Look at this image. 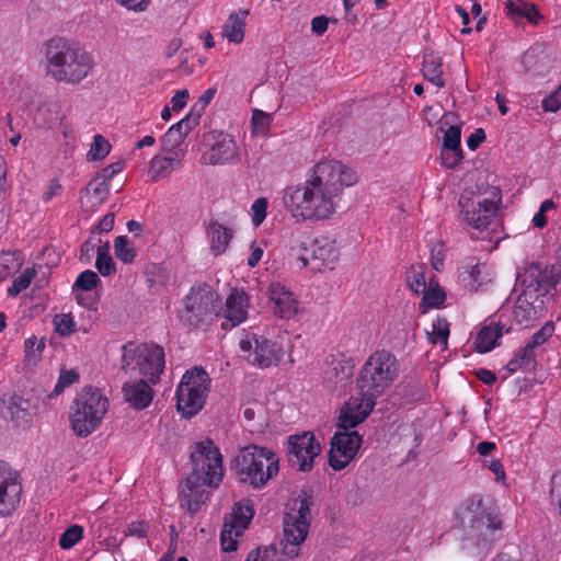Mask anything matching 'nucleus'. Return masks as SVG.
<instances>
[{"mask_svg": "<svg viewBox=\"0 0 561 561\" xmlns=\"http://www.w3.org/2000/svg\"><path fill=\"white\" fill-rule=\"evenodd\" d=\"M356 182V172L348 165L337 160H321L304 185L285 191L284 204L299 220H325L335 213L344 187Z\"/></svg>", "mask_w": 561, "mask_h": 561, "instance_id": "1", "label": "nucleus"}, {"mask_svg": "<svg viewBox=\"0 0 561 561\" xmlns=\"http://www.w3.org/2000/svg\"><path fill=\"white\" fill-rule=\"evenodd\" d=\"M399 371V362L389 351L371 353L357 375V396L351 397L341 408L340 425L355 427L366 420L376 405V399L393 385Z\"/></svg>", "mask_w": 561, "mask_h": 561, "instance_id": "2", "label": "nucleus"}, {"mask_svg": "<svg viewBox=\"0 0 561 561\" xmlns=\"http://www.w3.org/2000/svg\"><path fill=\"white\" fill-rule=\"evenodd\" d=\"M459 516L462 528L460 549L465 556L476 559L489 553L496 531L502 528V519L492 499L471 496L466 501Z\"/></svg>", "mask_w": 561, "mask_h": 561, "instance_id": "3", "label": "nucleus"}, {"mask_svg": "<svg viewBox=\"0 0 561 561\" xmlns=\"http://www.w3.org/2000/svg\"><path fill=\"white\" fill-rule=\"evenodd\" d=\"M193 471L181 489V507L194 514L207 501L205 486L217 488L224 477L222 456L210 439L194 444L191 451Z\"/></svg>", "mask_w": 561, "mask_h": 561, "instance_id": "4", "label": "nucleus"}, {"mask_svg": "<svg viewBox=\"0 0 561 561\" xmlns=\"http://www.w3.org/2000/svg\"><path fill=\"white\" fill-rule=\"evenodd\" d=\"M558 282L559 278L551 268L541 266L539 263L527 264L517 274L522 293L513 310L514 321L527 328L543 317L549 294Z\"/></svg>", "mask_w": 561, "mask_h": 561, "instance_id": "5", "label": "nucleus"}, {"mask_svg": "<svg viewBox=\"0 0 561 561\" xmlns=\"http://www.w3.org/2000/svg\"><path fill=\"white\" fill-rule=\"evenodd\" d=\"M312 499L302 492L283 518V538L278 545L256 548L251 551L245 561H273L279 552L280 561L294 559L300 553V546L305 542L311 520Z\"/></svg>", "mask_w": 561, "mask_h": 561, "instance_id": "6", "label": "nucleus"}, {"mask_svg": "<svg viewBox=\"0 0 561 561\" xmlns=\"http://www.w3.org/2000/svg\"><path fill=\"white\" fill-rule=\"evenodd\" d=\"M46 75L57 82L77 84L94 67L90 53L61 37H54L44 45Z\"/></svg>", "mask_w": 561, "mask_h": 561, "instance_id": "7", "label": "nucleus"}, {"mask_svg": "<svg viewBox=\"0 0 561 561\" xmlns=\"http://www.w3.org/2000/svg\"><path fill=\"white\" fill-rule=\"evenodd\" d=\"M230 469L238 481L255 490L262 489L279 471L277 455L265 447L249 445L231 460Z\"/></svg>", "mask_w": 561, "mask_h": 561, "instance_id": "8", "label": "nucleus"}, {"mask_svg": "<svg viewBox=\"0 0 561 561\" xmlns=\"http://www.w3.org/2000/svg\"><path fill=\"white\" fill-rule=\"evenodd\" d=\"M108 400L99 389L83 388L70 409L69 421L75 434L87 437L101 424L108 410Z\"/></svg>", "mask_w": 561, "mask_h": 561, "instance_id": "9", "label": "nucleus"}, {"mask_svg": "<svg viewBox=\"0 0 561 561\" xmlns=\"http://www.w3.org/2000/svg\"><path fill=\"white\" fill-rule=\"evenodd\" d=\"M122 369L125 373L138 370L149 382L156 383L164 368V351L154 343H133L123 346Z\"/></svg>", "mask_w": 561, "mask_h": 561, "instance_id": "10", "label": "nucleus"}, {"mask_svg": "<svg viewBox=\"0 0 561 561\" xmlns=\"http://www.w3.org/2000/svg\"><path fill=\"white\" fill-rule=\"evenodd\" d=\"M210 379L202 367L187 370L176 389L178 412L186 419L196 415L204 407Z\"/></svg>", "mask_w": 561, "mask_h": 561, "instance_id": "11", "label": "nucleus"}, {"mask_svg": "<svg viewBox=\"0 0 561 561\" xmlns=\"http://www.w3.org/2000/svg\"><path fill=\"white\" fill-rule=\"evenodd\" d=\"M499 203H501V192L494 186L489 190V196L465 190L458 201L463 220L477 230H483L491 224Z\"/></svg>", "mask_w": 561, "mask_h": 561, "instance_id": "12", "label": "nucleus"}, {"mask_svg": "<svg viewBox=\"0 0 561 561\" xmlns=\"http://www.w3.org/2000/svg\"><path fill=\"white\" fill-rule=\"evenodd\" d=\"M219 302V296L209 285L193 286L184 299L181 318L186 325L199 328L220 316Z\"/></svg>", "mask_w": 561, "mask_h": 561, "instance_id": "13", "label": "nucleus"}, {"mask_svg": "<svg viewBox=\"0 0 561 561\" xmlns=\"http://www.w3.org/2000/svg\"><path fill=\"white\" fill-rule=\"evenodd\" d=\"M240 350L247 362L260 368L277 365L284 356V351L278 343L257 334H248L242 339Z\"/></svg>", "mask_w": 561, "mask_h": 561, "instance_id": "14", "label": "nucleus"}, {"mask_svg": "<svg viewBox=\"0 0 561 561\" xmlns=\"http://www.w3.org/2000/svg\"><path fill=\"white\" fill-rule=\"evenodd\" d=\"M310 252L313 261L320 262L321 266L333 270V265L339 261L340 250L336 241L327 236H320L306 242L300 241L298 245L290 248V255H295L302 264L307 266L308 257L300 252Z\"/></svg>", "mask_w": 561, "mask_h": 561, "instance_id": "15", "label": "nucleus"}, {"mask_svg": "<svg viewBox=\"0 0 561 561\" xmlns=\"http://www.w3.org/2000/svg\"><path fill=\"white\" fill-rule=\"evenodd\" d=\"M337 427L339 431L331 439L329 453V465L335 471L344 469L353 460L362 444V437L356 431H350L352 427L344 428L340 425V417Z\"/></svg>", "mask_w": 561, "mask_h": 561, "instance_id": "16", "label": "nucleus"}, {"mask_svg": "<svg viewBox=\"0 0 561 561\" xmlns=\"http://www.w3.org/2000/svg\"><path fill=\"white\" fill-rule=\"evenodd\" d=\"M320 451L321 446L311 432L291 435L288 438V462L298 471H310Z\"/></svg>", "mask_w": 561, "mask_h": 561, "instance_id": "17", "label": "nucleus"}, {"mask_svg": "<svg viewBox=\"0 0 561 561\" xmlns=\"http://www.w3.org/2000/svg\"><path fill=\"white\" fill-rule=\"evenodd\" d=\"M21 493L19 473L0 460V516H9L15 511Z\"/></svg>", "mask_w": 561, "mask_h": 561, "instance_id": "18", "label": "nucleus"}, {"mask_svg": "<svg viewBox=\"0 0 561 561\" xmlns=\"http://www.w3.org/2000/svg\"><path fill=\"white\" fill-rule=\"evenodd\" d=\"M209 150L202 156L206 165L227 164L239 161V151L232 137L224 133H213Z\"/></svg>", "mask_w": 561, "mask_h": 561, "instance_id": "19", "label": "nucleus"}, {"mask_svg": "<svg viewBox=\"0 0 561 561\" xmlns=\"http://www.w3.org/2000/svg\"><path fill=\"white\" fill-rule=\"evenodd\" d=\"M39 407V398L34 390L14 393L9 399L8 409L11 420L16 426L26 427L31 425Z\"/></svg>", "mask_w": 561, "mask_h": 561, "instance_id": "20", "label": "nucleus"}, {"mask_svg": "<svg viewBox=\"0 0 561 561\" xmlns=\"http://www.w3.org/2000/svg\"><path fill=\"white\" fill-rule=\"evenodd\" d=\"M253 507L250 505L236 504L232 508L231 520L225 523L221 533V546L225 551H233L237 549V542L231 539L232 535L241 536L243 530L248 528L252 517Z\"/></svg>", "mask_w": 561, "mask_h": 561, "instance_id": "21", "label": "nucleus"}, {"mask_svg": "<svg viewBox=\"0 0 561 561\" xmlns=\"http://www.w3.org/2000/svg\"><path fill=\"white\" fill-rule=\"evenodd\" d=\"M248 295L243 290L232 289L225 302V320L221 323V329H232L243 322L248 314Z\"/></svg>", "mask_w": 561, "mask_h": 561, "instance_id": "22", "label": "nucleus"}, {"mask_svg": "<svg viewBox=\"0 0 561 561\" xmlns=\"http://www.w3.org/2000/svg\"><path fill=\"white\" fill-rule=\"evenodd\" d=\"M270 299L273 304V312L282 319H291L298 312V302L294 294L279 283L271 284Z\"/></svg>", "mask_w": 561, "mask_h": 561, "instance_id": "23", "label": "nucleus"}, {"mask_svg": "<svg viewBox=\"0 0 561 561\" xmlns=\"http://www.w3.org/2000/svg\"><path fill=\"white\" fill-rule=\"evenodd\" d=\"M108 193L110 183L95 175L81 193V208L85 213L95 211L98 207L106 201Z\"/></svg>", "mask_w": 561, "mask_h": 561, "instance_id": "24", "label": "nucleus"}, {"mask_svg": "<svg viewBox=\"0 0 561 561\" xmlns=\"http://www.w3.org/2000/svg\"><path fill=\"white\" fill-rule=\"evenodd\" d=\"M354 362L351 358L332 357L327 360L323 379L329 387L345 386L354 373Z\"/></svg>", "mask_w": 561, "mask_h": 561, "instance_id": "25", "label": "nucleus"}, {"mask_svg": "<svg viewBox=\"0 0 561 561\" xmlns=\"http://www.w3.org/2000/svg\"><path fill=\"white\" fill-rule=\"evenodd\" d=\"M185 151L183 149L175 150L172 156H154L149 164L148 176L152 182L167 179L180 167Z\"/></svg>", "mask_w": 561, "mask_h": 561, "instance_id": "26", "label": "nucleus"}, {"mask_svg": "<svg viewBox=\"0 0 561 561\" xmlns=\"http://www.w3.org/2000/svg\"><path fill=\"white\" fill-rule=\"evenodd\" d=\"M144 379L133 382H126L123 386L125 400L135 409L142 410L147 408L154 396V391Z\"/></svg>", "mask_w": 561, "mask_h": 561, "instance_id": "27", "label": "nucleus"}, {"mask_svg": "<svg viewBox=\"0 0 561 561\" xmlns=\"http://www.w3.org/2000/svg\"><path fill=\"white\" fill-rule=\"evenodd\" d=\"M510 327L501 322H490L482 327L478 332L474 341V350L479 353H486L492 351L497 345V340L504 334L508 333Z\"/></svg>", "mask_w": 561, "mask_h": 561, "instance_id": "28", "label": "nucleus"}, {"mask_svg": "<svg viewBox=\"0 0 561 561\" xmlns=\"http://www.w3.org/2000/svg\"><path fill=\"white\" fill-rule=\"evenodd\" d=\"M248 10L240 9L232 12L221 27V35L229 43L240 44L244 39Z\"/></svg>", "mask_w": 561, "mask_h": 561, "instance_id": "29", "label": "nucleus"}, {"mask_svg": "<svg viewBox=\"0 0 561 561\" xmlns=\"http://www.w3.org/2000/svg\"><path fill=\"white\" fill-rule=\"evenodd\" d=\"M196 125L195 119H191L190 116L184 117L176 124L172 125L162 137V148L167 151H172L179 145H181L184 138Z\"/></svg>", "mask_w": 561, "mask_h": 561, "instance_id": "30", "label": "nucleus"}, {"mask_svg": "<svg viewBox=\"0 0 561 561\" xmlns=\"http://www.w3.org/2000/svg\"><path fill=\"white\" fill-rule=\"evenodd\" d=\"M207 233L210 239V251L216 256L226 251L233 236L230 228L225 227L217 221H211L208 225Z\"/></svg>", "mask_w": 561, "mask_h": 561, "instance_id": "31", "label": "nucleus"}, {"mask_svg": "<svg viewBox=\"0 0 561 561\" xmlns=\"http://www.w3.org/2000/svg\"><path fill=\"white\" fill-rule=\"evenodd\" d=\"M422 73L425 80L437 88L445 87V81L443 79V59L438 54L431 51L424 55Z\"/></svg>", "mask_w": 561, "mask_h": 561, "instance_id": "32", "label": "nucleus"}, {"mask_svg": "<svg viewBox=\"0 0 561 561\" xmlns=\"http://www.w3.org/2000/svg\"><path fill=\"white\" fill-rule=\"evenodd\" d=\"M23 265L20 251H7L0 254V278L5 279L16 273Z\"/></svg>", "mask_w": 561, "mask_h": 561, "instance_id": "33", "label": "nucleus"}, {"mask_svg": "<svg viewBox=\"0 0 561 561\" xmlns=\"http://www.w3.org/2000/svg\"><path fill=\"white\" fill-rule=\"evenodd\" d=\"M422 300L419 304V310L421 313H426L432 308H438L444 302L446 295L445 291L438 286V284L431 283L425 289Z\"/></svg>", "mask_w": 561, "mask_h": 561, "instance_id": "34", "label": "nucleus"}, {"mask_svg": "<svg viewBox=\"0 0 561 561\" xmlns=\"http://www.w3.org/2000/svg\"><path fill=\"white\" fill-rule=\"evenodd\" d=\"M504 4L510 14L526 18L531 23L541 18L534 4L514 0H506Z\"/></svg>", "mask_w": 561, "mask_h": 561, "instance_id": "35", "label": "nucleus"}, {"mask_svg": "<svg viewBox=\"0 0 561 561\" xmlns=\"http://www.w3.org/2000/svg\"><path fill=\"white\" fill-rule=\"evenodd\" d=\"M484 265L476 263L465 267L460 273V279L470 291H477L482 284V270Z\"/></svg>", "mask_w": 561, "mask_h": 561, "instance_id": "36", "label": "nucleus"}, {"mask_svg": "<svg viewBox=\"0 0 561 561\" xmlns=\"http://www.w3.org/2000/svg\"><path fill=\"white\" fill-rule=\"evenodd\" d=\"M108 243H105L103 247H98L96 249L95 267L103 276H110L116 271L115 263L108 253Z\"/></svg>", "mask_w": 561, "mask_h": 561, "instance_id": "37", "label": "nucleus"}, {"mask_svg": "<svg viewBox=\"0 0 561 561\" xmlns=\"http://www.w3.org/2000/svg\"><path fill=\"white\" fill-rule=\"evenodd\" d=\"M114 251L116 257L125 264L131 263L136 256V250L126 236H118L114 240Z\"/></svg>", "mask_w": 561, "mask_h": 561, "instance_id": "38", "label": "nucleus"}, {"mask_svg": "<svg viewBox=\"0 0 561 561\" xmlns=\"http://www.w3.org/2000/svg\"><path fill=\"white\" fill-rule=\"evenodd\" d=\"M424 271V265H417L412 266L411 270L407 273V282L410 288L416 295H421L427 288Z\"/></svg>", "mask_w": 561, "mask_h": 561, "instance_id": "39", "label": "nucleus"}, {"mask_svg": "<svg viewBox=\"0 0 561 561\" xmlns=\"http://www.w3.org/2000/svg\"><path fill=\"white\" fill-rule=\"evenodd\" d=\"M36 274L37 273L34 267L24 270L23 273L13 280L12 286L8 288V295L15 297L25 290L31 285Z\"/></svg>", "mask_w": 561, "mask_h": 561, "instance_id": "40", "label": "nucleus"}, {"mask_svg": "<svg viewBox=\"0 0 561 561\" xmlns=\"http://www.w3.org/2000/svg\"><path fill=\"white\" fill-rule=\"evenodd\" d=\"M111 150V145L102 135H95L93 142L88 152V159L90 161H96L104 159Z\"/></svg>", "mask_w": 561, "mask_h": 561, "instance_id": "41", "label": "nucleus"}, {"mask_svg": "<svg viewBox=\"0 0 561 561\" xmlns=\"http://www.w3.org/2000/svg\"><path fill=\"white\" fill-rule=\"evenodd\" d=\"M99 283H100L99 275L94 271L85 270L82 273H80L79 276L77 277V279L72 286V291H76V290L89 291V290L94 289L99 285Z\"/></svg>", "mask_w": 561, "mask_h": 561, "instance_id": "42", "label": "nucleus"}, {"mask_svg": "<svg viewBox=\"0 0 561 561\" xmlns=\"http://www.w3.org/2000/svg\"><path fill=\"white\" fill-rule=\"evenodd\" d=\"M83 537V528L80 525H72L67 528L59 537V546L61 549H71Z\"/></svg>", "mask_w": 561, "mask_h": 561, "instance_id": "43", "label": "nucleus"}, {"mask_svg": "<svg viewBox=\"0 0 561 561\" xmlns=\"http://www.w3.org/2000/svg\"><path fill=\"white\" fill-rule=\"evenodd\" d=\"M44 346V341L38 340L35 335L26 339L24 342V360L28 364H35L39 358Z\"/></svg>", "mask_w": 561, "mask_h": 561, "instance_id": "44", "label": "nucleus"}, {"mask_svg": "<svg viewBox=\"0 0 561 561\" xmlns=\"http://www.w3.org/2000/svg\"><path fill=\"white\" fill-rule=\"evenodd\" d=\"M449 336V323L445 318H437L433 322V331L428 333V340L431 343L436 344L438 341H443L447 345V339Z\"/></svg>", "mask_w": 561, "mask_h": 561, "instance_id": "45", "label": "nucleus"}, {"mask_svg": "<svg viewBox=\"0 0 561 561\" xmlns=\"http://www.w3.org/2000/svg\"><path fill=\"white\" fill-rule=\"evenodd\" d=\"M554 324L551 321L546 322L527 343L533 350L545 344L553 334Z\"/></svg>", "mask_w": 561, "mask_h": 561, "instance_id": "46", "label": "nucleus"}, {"mask_svg": "<svg viewBox=\"0 0 561 561\" xmlns=\"http://www.w3.org/2000/svg\"><path fill=\"white\" fill-rule=\"evenodd\" d=\"M272 116L263 111L254 110L252 115V125L253 130L256 135H266L270 125H271Z\"/></svg>", "mask_w": 561, "mask_h": 561, "instance_id": "47", "label": "nucleus"}, {"mask_svg": "<svg viewBox=\"0 0 561 561\" xmlns=\"http://www.w3.org/2000/svg\"><path fill=\"white\" fill-rule=\"evenodd\" d=\"M461 130L459 126H450L444 133L443 148L448 150L460 149Z\"/></svg>", "mask_w": 561, "mask_h": 561, "instance_id": "48", "label": "nucleus"}, {"mask_svg": "<svg viewBox=\"0 0 561 561\" xmlns=\"http://www.w3.org/2000/svg\"><path fill=\"white\" fill-rule=\"evenodd\" d=\"M267 206H268V203L265 197H259L252 204V206H251V210L253 214L252 215V224L255 227H259L266 218Z\"/></svg>", "mask_w": 561, "mask_h": 561, "instance_id": "49", "label": "nucleus"}, {"mask_svg": "<svg viewBox=\"0 0 561 561\" xmlns=\"http://www.w3.org/2000/svg\"><path fill=\"white\" fill-rule=\"evenodd\" d=\"M55 330L62 336H67L72 332L75 322L70 314H56L54 318Z\"/></svg>", "mask_w": 561, "mask_h": 561, "instance_id": "50", "label": "nucleus"}, {"mask_svg": "<svg viewBox=\"0 0 561 561\" xmlns=\"http://www.w3.org/2000/svg\"><path fill=\"white\" fill-rule=\"evenodd\" d=\"M524 370H530L535 367L536 356L534 350L527 344L519 350V352L515 356Z\"/></svg>", "mask_w": 561, "mask_h": 561, "instance_id": "51", "label": "nucleus"}, {"mask_svg": "<svg viewBox=\"0 0 561 561\" xmlns=\"http://www.w3.org/2000/svg\"><path fill=\"white\" fill-rule=\"evenodd\" d=\"M440 160L443 167L446 169H454L458 165V163L462 160L461 149L448 150L444 149L440 153Z\"/></svg>", "mask_w": 561, "mask_h": 561, "instance_id": "52", "label": "nucleus"}, {"mask_svg": "<svg viewBox=\"0 0 561 561\" xmlns=\"http://www.w3.org/2000/svg\"><path fill=\"white\" fill-rule=\"evenodd\" d=\"M94 250H95V243L93 242V240L91 238H89L81 245L80 256H79L80 262L83 264H90L93 259V255H94Z\"/></svg>", "mask_w": 561, "mask_h": 561, "instance_id": "53", "label": "nucleus"}, {"mask_svg": "<svg viewBox=\"0 0 561 561\" xmlns=\"http://www.w3.org/2000/svg\"><path fill=\"white\" fill-rule=\"evenodd\" d=\"M118 4L127 10L135 12H144L148 9L151 0H116Z\"/></svg>", "mask_w": 561, "mask_h": 561, "instance_id": "54", "label": "nucleus"}, {"mask_svg": "<svg viewBox=\"0 0 561 561\" xmlns=\"http://www.w3.org/2000/svg\"><path fill=\"white\" fill-rule=\"evenodd\" d=\"M124 168L123 161L114 162L107 167H105L96 176L102 178V180H105V182L110 183V181L113 179V176L117 173H119Z\"/></svg>", "mask_w": 561, "mask_h": 561, "instance_id": "55", "label": "nucleus"}, {"mask_svg": "<svg viewBox=\"0 0 561 561\" xmlns=\"http://www.w3.org/2000/svg\"><path fill=\"white\" fill-rule=\"evenodd\" d=\"M125 535L126 536H135L138 538L146 537V535H147L146 524L144 522L130 523L125 530Z\"/></svg>", "mask_w": 561, "mask_h": 561, "instance_id": "56", "label": "nucleus"}, {"mask_svg": "<svg viewBox=\"0 0 561 561\" xmlns=\"http://www.w3.org/2000/svg\"><path fill=\"white\" fill-rule=\"evenodd\" d=\"M431 263L435 271H440L444 265V254L440 244L435 245L431 250Z\"/></svg>", "mask_w": 561, "mask_h": 561, "instance_id": "57", "label": "nucleus"}, {"mask_svg": "<svg viewBox=\"0 0 561 561\" xmlns=\"http://www.w3.org/2000/svg\"><path fill=\"white\" fill-rule=\"evenodd\" d=\"M114 214L108 213L106 214L95 226L93 232L103 233V232H110L114 227Z\"/></svg>", "mask_w": 561, "mask_h": 561, "instance_id": "58", "label": "nucleus"}, {"mask_svg": "<svg viewBox=\"0 0 561 561\" xmlns=\"http://www.w3.org/2000/svg\"><path fill=\"white\" fill-rule=\"evenodd\" d=\"M329 20L324 15L316 16L311 20V30L318 36L323 35L328 30Z\"/></svg>", "mask_w": 561, "mask_h": 561, "instance_id": "59", "label": "nucleus"}, {"mask_svg": "<svg viewBox=\"0 0 561 561\" xmlns=\"http://www.w3.org/2000/svg\"><path fill=\"white\" fill-rule=\"evenodd\" d=\"M188 99V91L186 89L179 90L171 99L172 110L179 111L186 105Z\"/></svg>", "mask_w": 561, "mask_h": 561, "instance_id": "60", "label": "nucleus"}, {"mask_svg": "<svg viewBox=\"0 0 561 561\" xmlns=\"http://www.w3.org/2000/svg\"><path fill=\"white\" fill-rule=\"evenodd\" d=\"M485 140V133L482 128L476 129L468 139L467 146L470 150H476Z\"/></svg>", "mask_w": 561, "mask_h": 561, "instance_id": "61", "label": "nucleus"}, {"mask_svg": "<svg viewBox=\"0 0 561 561\" xmlns=\"http://www.w3.org/2000/svg\"><path fill=\"white\" fill-rule=\"evenodd\" d=\"M484 466L488 467L490 469V471H492L495 474V478L497 481L504 480L505 472H504L503 466L499 459H494V458H492L490 460L486 459V460H484Z\"/></svg>", "mask_w": 561, "mask_h": 561, "instance_id": "62", "label": "nucleus"}, {"mask_svg": "<svg viewBox=\"0 0 561 561\" xmlns=\"http://www.w3.org/2000/svg\"><path fill=\"white\" fill-rule=\"evenodd\" d=\"M264 250L262 247L257 245L255 242H252L251 244V254L248 257V265L250 267H254L257 265V263L261 261L263 256Z\"/></svg>", "mask_w": 561, "mask_h": 561, "instance_id": "63", "label": "nucleus"}, {"mask_svg": "<svg viewBox=\"0 0 561 561\" xmlns=\"http://www.w3.org/2000/svg\"><path fill=\"white\" fill-rule=\"evenodd\" d=\"M476 376H477V378L480 381H482L485 385H492L496 380L495 374L493 371L489 370V369H485V368L478 369L476 371Z\"/></svg>", "mask_w": 561, "mask_h": 561, "instance_id": "64", "label": "nucleus"}]
</instances>
